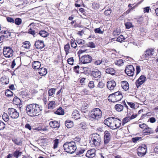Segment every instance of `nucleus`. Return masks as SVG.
<instances>
[{
	"mask_svg": "<svg viewBox=\"0 0 158 158\" xmlns=\"http://www.w3.org/2000/svg\"><path fill=\"white\" fill-rule=\"evenodd\" d=\"M43 109L42 107L36 104L27 105L26 107V112L31 117H35L39 115Z\"/></svg>",
	"mask_w": 158,
	"mask_h": 158,
	"instance_id": "nucleus-1",
	"label": "nucleus"
},
{
	"mask_svg": "<svg viewBox=\"0 0 158 158\" xmlns=\"http://www.w3.org/2000/svg\"><path fill=\"white\" fill-rule=\"evenodd\" d=\"M122 122L118 119L114 117L108 118L104 120V123L112 129L119 128L121 125Z\"/></svg>",
	"mask_w": 158,
	"mask_h": 158,
	"instance_id": "nucleus-2",
	"label": "nucleus"
},
{
	"mask_svg": "<svg viewBox=\"0 0 158 158\" xmlns=\"http://www.w3.org/2000/svg\"><path fill=\"white\" fill-rule=\"evenodd\" d=\"M89 141L92 147H98L102 143L100 136L97 134H93L91 135Z\"/></svg>",
	"mask_w": 158,
	"mask_h": 158,
	"instance_id": "nucleus-3",
	"label": "nucleus"
},
{
	"mask_svg": "<svg viewBox=\"0 0 158 158\" xmlns=\"http://www.w3.org/2000/svg\"><path fill=\"white\" fill-rule=\"evenodd\" d=\"M63 147L65 152L71 154L73 153L77 149L76 143L73 141L65 143Z\"/></svg>",
	"mask_w": 158,
	"mask_h": 158,
	"instance_id": "nucleus-4",
	"label": "nucleus"
},
{
	"mask_svg": "<svg viewBox=\"0 0 158 158\" xmlns=\"http://www.w3.org/2000/svg\"><path fill=\"white\" fill-rule=\"evenodd\" d=\"M122 97L121 93L119 92H117L109 96L108 99L109 101L114 102L120 101Z\"/></svg>",
	"mask_w": 158,
	"mask_h": 158,
	"instance_id": "nucleus-5",
	"label": "nucleus"
},
{
	"mask_svg": "<svg viewBox=\"0 0 158 158\" xmlns=\"http://www.w3.org/2000/svg\"><path fill=\"white\" fill-rule=\"evenodd\" d=\"M80 64L81 65V67L83 69H86L87 67H83L82 66V64H85L89 63L92 60V57L90 55H86L81 56L79 58Z\"/></svg>",
	"mask_w": 158,
	"mask_h": 158,
	"instance_id": "nucleus-6",
	"label": "nucleus"
},
{
	"mask_svg": "<svg viewBox=\"0 0 158 158\" xmlns=\"http://www.w3.org/2000/svg\"><path fill=\"white\" fill-rule=\"evenodd\" d=\"M102 116V112L99 108L93 109L91 112V117L94 119L98 120Z\"/></svg>",
	"mask_w": 158,
	"mask_h": 158,
	"instance_id": "nucleus-7",
	"label": "nucleus"
},
{
	"mask_svg": "<svg viewBox=\"0 0 158 158\" xmlns=\"http://www.w3.org/2000/svg\"><path fill=\"white\" fill-rule=\"evenodd\" d=\"M8 113L10 117L13 119H16L19 116V112L17 110L13 108H10L8 110Z\"/></svg>",
	"mask_w": 158,
	"mask_h": 158,
	"instance_id": "nucleus-8",
	"label": "nucleus"
},
{
	"mask_svg": "<svg viewBox=\"0 0 158 158\" xmlns=\"http://www.w3.org/2000/svg\"><path fill=\"white\" fill-rule=\"evenodd\" d=\"M13 51L10 47H4L3 49V54L6 57L10 58L13 55Z\"/></svg>",
	"mask_w": 158,
	"mask_h": 158,
	"instance_id": "nucleus-9",
	"label": "nucleus"
},
{
	"mask_svg": "<svg viewBox=\"0 0 158 158\" xmlns=\"http://www.w3.org/2000/svg\"><path fill=\"white\" fill-rule=\"evenodd\" d=\"M147 151V148L146 145L142 144L137 149L138 155L139 156H143L146 154Z\"/></svg>",
	"mask_w": 158,
	"mask_h": 158,
	"instance_id": "nucleus-10",
	"label": "nucleus"
},
{
	"mask_svg": "<svg viewBox=\"0 0 158 158\" xmlns=\"http://www.w3.org/2000/svg\"><path fill=\"white\" fill-rule=\"evenodd\" d=\"M135 69L131 65H129L126 66L125 70V73L129 76H133L134 74Z\"/></svg>",
	"mask_w": 158,
	"mask_h": 158,
	"instance_id": "nucleus-11",
	"label": "nucleus"
},
{
	"mask_svg": "<svg viewBox=\"0 0 158 158\" xmlns=\"http://www.w3.org/2000/svg\"><path fill=\"white\" fill-rule=\"evenodd\" d=\"M154 51L152 48L147 49L145 51V54L142 56V57L145 59L148 60L153 55Z\"/></svg>",
	"mask_w": 158,
	"mask_h": 158,
	"instance_id": "nucleus-12",
	"label": "nucleus"
},
{
	"mask_svg": "<svg viewBox=\"0 0 158 158\" xmlns=\"http://www.w3.org/2000/svg\"><path fill=\"white\" fill-rule=\"evenodd\" d=\"M146 77L143 75L141 76L136 81L135 84L137 87L138 88L142 85L145 81Z\"/></svg>",
	"mask_w": 158,
	"mask_h": 158,
	"instance_id": "nucleus-13",
	"label": "nucleus"
},
{
	"mask_svg": "<svg viewBox=\"0 0 158 158\" xmlns=\"http://www.w3.org/2000/svg\"><path fill=\"white\" fill-rule=\"evenodd\" d=\"M34 45L36 48L37 49H41L44 46L43 41L40 40L35 41Z\"/></svg>",
	"mask_w": 158,
	"mask_h": 158,
	"instance_id": "nucleus-14",
	"label": "nucleus"
},
{
	"mask_svg": "<svg viewBox=\"0 0 158 158\" xmlns=\"http://www.w3.org/2000/svg\"><path fill=\"white\" fill-rule=\"evenodd\" d=\"M96 155V150L94 149L89 150L86 153V156L89 158H93Z\"/></svg>",
	"mask_w": 158,
	"mask_h": 158,
	"instance_id": "nucleus-15",
	"label": "nucleus"
},
{
	"mask_svg": "<svg viewBox=\"0 0 158 158\" xmlns=\"http://www.w3.org/2000/svg\"><path fill=\"white\" fill-rule=\"evenodd\" d=\"M116 85L115 82L114 81H109L107 82V88L110 90L114 89Z\"/></svg>",
	"mask_w": 158,
	"mask_h": 158,
	"instance_id": "nucleus-16",
	"label": "nucleus"
},
{
	"mask_svg": "<svg viewBox=\"0 0 158 158\" xmlns=\"http://www.w3.org/2000/svg\"><path fill=\"white\" fill-rule=\"evenodd\" d=\"M50 126L53 128H58L60 127V125L58 121H51L49 123Z\"/></svg>",
	"mask_w": 158,
	"mask_h": 158,
	"instance_id": "nucleus-17",
	"label": "nucleus"
},
{
	"mask_svg": "<svg viewBox=\"0 0 158 158\" xmlns=\"http://www.w3.org/2000/svg\"><path fill=\"white\" fill-rule=\"evenodd\" d=\"M110 134L107 131H105V134L104 135V143L105 144L108 143L110 140Z\"/></svg>",
	"mask_w": 158,
	"mask_h": 158,
	"instance_id": "nucleus-18",
	"label": "nucleus"
},
{
	"mask_svg": "<svg viewBox=\"0 0 158 158\" xmlns=\"http://www.w3.org/2000/svg\"><path fill=\"white\" fill-rule=\"evenodd\" d=\"M92 74L95 78H100L101 77V73L98 70H96L92 71Z\"/></svg>",
	"mask_w": 158,
	"mask_h": 158,
	"instance_id": "nucleus-19",
	"label": "nucleus"
},
{
	"mask_svg": "<svg viewBox=\"0 0 158 158\" xmlns=\"http://www.w3.org/2000/svg\"><path fill=\"white\" fill-rule=\"evenodd\" d=\"M121 85L123 89L125 90H127L129 88V85L128 82L124 81L121 82Z\"/></svg>",
	"mask_w": 158,
	"mask_h": 158,
	"instance_id": "nucleus-20",
	"label": "nucleus"
},
{
	"mask_svg": "<svg viewBox=\"0 0 158 158\" xmlns=\"http://www.w3.org/2000/svg\"><path fill=\"white\" fill-rule=\"evenodd\" d=\"M72 118L76 120L80 118V114L78 113V111L77 110H75L73 111L72 114Z\"/></svg>",
	"mask_w": 158,
	"mask_h": 158,
	"instance_id": "nucleus-21",
	"label": "nucleus"
},
{
	"mask_svg": "<svg viewBox=\"0 0 158 158\" xmlns=\"http://www.w3.org/2000/svg\"><path fill=\"white\" fill-rule=\"evenodd\" d=\"M40 63L38 61H34L32 63V67L35 69H39L40 66Z\"/></svg>",
	"mask_w": 158,
	"mask_h": 158,
	"instance_id": "nucleus-22",
	"label": "nucleus"
},
{
	"mask_svg": "<svg viewBox=\"0 0 158 158\" xmlns=\"http://www.w3.org/2000/svg\"><path fill=\"white\" fill-rule=\"evenodd\" d=\"M106 72L107 73L110 74L112 75H114L116 73L115 70L113 68H108L106 70Z\"/></svg>",
	"mask_w": 158,
	"mask_h": 158,
	"instance_id": "nucleus-23",
	"label": "nucleus"
},
{
	"mask_svg": "<svg viewBox=\"0 0 158 158\" xmlns=\"http://www.w3.org/2000/svg\"><path fill=\"white\" fill-rule=\"evenodd\" d=\"M65 124L68 128H71L73 126V122L68 120L65 122Z\"/></svg>",
	"mask_w": 158,
	"mask_h": 158,
	"instance_id": "nucleus-24",
	"label": "nucleus"
},
{
	"mask_svg": "<svg viewBox=\"0 0 158 158\" xmlns=\"http://www.w3.org/2000/svg\"><path fill=\"white\" fill-rule=\"evenodd\" d=\"M114 108L117 111L121 112L123 110V106L121 104H117L115 106Z\"/></svg>",
	"mask_w": 158,
	"mask_h": 158,
	"instance_id": "nucleus-25",
	"label": "nucleus"
},
{
	"mask_svg": "<svg viewBox=\"0 0 158 158\" xmlns=\"http://www.w3.org/2000/svg\"><path fill=\"white\" fill-rule=\"evenodd\" d=\"M47 73V69L44 68H41L39 69V73L42 75H45Z\"/></svg>",
	"mask_w": 158,
	"mask_h": 158,
	"instance_id": "nucleus-26",
	"label": "nucleus"
},
{
	"mask_svg": "<svg viewBox=\"0 0 158 158\" xmlns=\"http://www.w3.org/2000/svg\"><path fill=\"white\" fill-rule=\"evenodd\" d=\"M39 34L40 36L43 37H46L48 35V32L44 30H41L39 32Z\"/></svg>",
	"mask_w": 158,
	"mask_h": 158,
	"instance_id": "nucleus-27",
	"label": "nucleus"
},
{
	"mask_svg": "<svg viewBox=\"0 0 158 158\" xmlns=\"http://www.w3.org/2000/svg\"><path fill=\"white\" fill-rule=\"evenodd\" d=\"M152 129L149 127L146 128L143 131V133L144 135H148L150 134L152 132Z\"/></svg>",
	"mask_w": 158,
	"mask_h": 158,
	"instance_id": "nucleus-28",
	"label": "nucleus"
},
{
	"mask_svg": "<svg viewBox=\"0 0 158 158\" xmlns=\"http://www.w3.org/2000/svg\"><path fill=\"white\" fill-rule=\"evenodd\" d=\"M56 106L55 102L54 101H51L50 102L48 105V109H53Z\"/></svg>",
	"mask_w": 158,
	"mask_h": 158,
	"instance_id": "nucleus-29",
	"label": "nucleus"
},
{
	"mask_svg": "<svg viewBox=\"0 0 158 158\" xmlns=\"http://www.w3.org/2000/svg\"><path fill=\"white\" fill-rule=\"evenodd\" d=\"M13 141L17 145H21L22 144V141L20 138H17L13 140Z\"/></svg>",
	"mask_w": 158,
	"mask_h": 158,
	"instance_id": "nucleus-30",
	"label": "nucleus"
},
{
	"mask_svg": "<svg viewBox=\"0 0 158 158\" xmlns=\"http://www.w3.org/2000/svg\"><path fill=\"white\" fill-rule=\"evenodd\" d=\"M3 120L6 122H8L9 119V117L7 114L4 113L2 115Z\"/></svg>",
	"mask_w": 158,
	"mask_h": 158,
	"instance_id": "nucleus-31",
	"label": "nucleus"
},
{
	"mask_svg": "<svg viewBox=\"0 0 158 158\" xmlns=\"http://www.w3.org/2000/svg\"><path fill=\"white\" fill-rule=\"evenodd\" d=\"M55 113L56 114L59 115H63L64 114L63 110L61 107H60L59 109H58Z\"/></svg>",
	"mask_w": 158,
	"mask_h": 158,
	"instance_id": "nucleus-32",
	"label": "nucleus"
},
{
	"mask_svg": "<svg viewBox=\"0 0 158 158\" xmlns=\"http://www.w3.org/2000/svg\"><path fill=\"white\" fill-rule=\"evenodd\" d=\"M22 152L19 151V150L16 151L14 153L13 155L16 158H18V157L21 156Z\"/></svg>",
	"mask_w": 158,
	"mask_h": 158,
	"instance_id": "nucleus-33",
	"label": "nucleus"
},
{
	"mask_svg": "<svg viewBox=\"0 0 158 158\" xmlns=\"http://www.w3.org/2000/svg\"><path fill=\"white\" fill-rule=\"evenodd\" d=\"M114 63L116 65L120 66L123 64L124 62L122 59H119L115 61Z\"/></svg>",
	"mask_w": 158,
	"mask_h": 158,
	"instance_id": "nucleus-34",
	"label": "nucleus"
},
{
	"mask_svg": "<svg viewBox=\"0 0 158 158\" xmlns=\"http://www.w3.org/2000/svg\"><path fill=\"white\" fill-rule=\"evenodd\" d=\"M5 95L6 96L8 97H11L13 95V93L10 90L7 89L5 92Z\"/></svg>",
	"mask_w": 158,
	"mask_h": 158,
	"instance_id": "nucleus-35",
	"label": "nucleus"
},
{
	"mask_svg": "<svg viewBox=\"0 0 158 158\" xmlns=\"http://www.w3.org/2000/svg\"><path fill=\"white\" fill-rule=\"evenodd\" d=\"M70 46L69 43H68L64 46V50L66 52V55H68L69 53V50L70 49Z\"/></svg>",
	"mask_w": 158,
	"mask_h": 158,
	"instance_id": "nucleus-36",
	"label": "nucleus"
},
{
	"mask_svg": "<svg viewBox=\"0 0 158 158\" xmlns=\"http://www.w3.org/2000/svg\"><path fill=\"white\" fill-rule=\"evenodd\" d=\"M56 89L54 88L50 89L48 91L49 95L50 96H52L55 93Z\"/></svg>",
	"mask_w": 158,
	"mask_h": 158,
	"instance_id": "nucleus-37",
	"label": "nucleus"
},
{
	"mask_svg": "<svg viewBox=\"0 0 158 158\" xmlns=\"http://www.w3.org/2000/svg\"><path fill=\"white\" fill-rule=\"evenodd\" d=\"M94 31L96 33L103 34L104 32V31H102L99 27L95 29Z\"/></svg>",
	"mask_w": 158,
	"mask_h": 158,
	"instance_id": "nucleus-38",
	"label": "nucleus"
},
{
	"mask_svg": "<svg viewBox=\"0 0 158 158\" xmlns=\"http://www.w3.org/2000/svg\"><path fill=\"white\" fill-rule=\"evenodd\" d=\"M14 22L16 24L19 25L22 23V19L19 18H17L14 20Z\"/></svg>",
	"mask_w": 158,
	"mask_h": 158,
	"instance_id": "nucleus-39",
	"label": "nucleus"
},
{
	"mask_svg": "<svg viewBox=\"0 0 158 158\" xmlns=\"http://www.w3.org/2000/svg\"><path fill=\"white\" fill-rule=\"evenodd\" d=\"M87 45L91 48H94L95 47V44L92 42H89L87 44Z\"/></svg>",
	"mask_w": 158,
	"mask_h": 158,
	"instance_id": "nucleus-40",
	"label": "nucleus"
},
{
	"mask_svg": "<svg viewBox=\"0 0 158 158\" xmlns=\"http://www.w3.org/2000/svg\"><path fill=\"white\" fill-rule=\"evenodd\" d=\"M81 94H90V92L86 89H84L81 90Z\"/></svg>",
	"mask_w": 158,
	"mask_h": 158,
	"instance_id": "nucleus-41",
	"label": "nucleus"
},
{
	"mask_svg": "<svg viewBox=\"0 0 158 158\" xmlns=\"http://www.w3.org/2000/svg\"><path fill=\"white\" fill-rule=\"evenodd\" d=\"M59 142V140L58 139H56L54 140V144L53 148L54 149H55L58 147Z\"/></svg>",
	"mask_w": 158,
	"mask_h": 158,
	"instance_id": "nucleus-42",
	"label": "nucleus"
},
{
	"mask_svg": "<svg viewBox=\"0 0 158 158\" xmlns=\"http://www.w3.org/2000/svg\"><path fill=\"white\" fill-rule=\"evenodd\" d=\"M105 86V84L102 81L99 82L97 85V87L102 89Z\"/></svg>",
	"mask_w": 158,
	"mask_h": 158,
	"instance_id": "nucleus-43",
	"label": "nucleus"
},
{
	"mask_svg": "<svg viewBox=\"0 0 158 158\" xmlns=\"http://www.w3.org/2000/svg\"><path fill=\"white\" fill-rule=\"evenodd\" d=\"M90 89H93L94 87V83L93 81H90L89 82L88 85Z\"/></svg>",
	"mask_w": 158,
	"mask_h": 158,
	"instance_id": "nucleus-44",
	"label": "nucleus"
},
{
	"mask_svg": "<svg viewBox=\"0 0 158 158\" xmlns=\"http://www.w3.org/2000/svg\"><path fill=\"white\" fill-rule=\"evenodd\" d=\"M0 32L2 33H4L5 34H6V36L7 37L8 36H10V33L7 31H3L2 30L1 31H0Z\"/></svg>",
	"mask_w": 158,
	"mask_h": 158,
	"instance_id": "nucleus-45",
	"label": "nucleus"
},
{
	"mask_svg": "<svg viewBox=\"0 0 158 158\" xmlns=\"http://www.w3.org/2000/svg\"><path fill=\"white\" fill-rule=\"evenodd\" d=\"M92 6L93 8L95 9H98L100 7V6L98 3L95 2H94Z\"/></svg>",
	"mask_w": 158,
	"mask_h": 158,
	"instance_id": "nucleus-46",
	"label": "nucleus"
},
{
	"mask_svg": "<svg viewBox=\"0 0 158 158\" xmlns=\"http://www.w3.org/2000/svg\"><path fill=\"white\" fill-rule=\"evenodd\" d=\"M125 40L124 38L123 35H120L117 39V41L121 42Z\"/></svg>",
	"mask_w": 158,
	"mask_h": 158,
	"instance_id": "nucleus-47",
	"label": "nucleus"
},
{
	"mask_svg": "<svg viewBox=\"0 0 158 158\" xmlns=\"http://www.w3.org/2000/svg\"><path fill=\"white\" fill-rule=\"evenodd\" d=\"M6 126V125L3 122L0 121V130L3 129Z\"/></svg>",
	"mask_w": 158,
	"mask_h": 158,
	"instance_id": "nucleus-48",
	"label": "nucleus"
},
{
	"mask_svg": "<svg viewBox=\"0 0 158 158\" xmlns=\"http://www.w3.org/2000/svg\"><path fill=\"white\" fill-rule=\"evenodd\" d=\"M71 46L72 47L75 48L77 47V44L76 43L74 42L73 40H71Z\"/></svg>",
	"mask_w": 158,
	"mask_h": 158,
	"instance_id": "nucleus-49",
	"label": "nucleus"
},
{
	"mask_svg": "<svg viewBox=\"0 0 158 158\" xmlns=\"http://www.w3.org/2000/svg\"><path fill=\"white\" fill-rule=\"evenodd\" d=\"M111 13V10L110 8L108 9V10H106L104 12V14L106 15H109Z\"/></svg>",
	"mask_w": 158,
	"mask_h": 158,
	"instance_id": "nucleus-50",
	"label": "nucleus"
},
{
	"mask_svg": "<svg viewBox=\"0 0 158 158\" xmlns=\"http://www.w3.org/2000/svg\"><path fill=\"white\" fill-rule=\"evenodd\" d=\"M125 26L127 29H129L132 27V23L130 22H127L125 23Z\"/></svg>",
	"mask_w": 158,
	"mask_h": 158,
	"instance_id": "nucleus-51",
	"label": "nucleus"
},
{
	"mask_svg": "<svg viewBox=\"0 0 158 158\" xmlns=\"http://www.w3.org/2000/svg\"><path fill=\"white\" fill-rule=\"evenodd\" d=\"M73 59L72 57L69 58L67 60L68 63L70 65H73Z\"/></svg>",
	"mask_w": 158,
	"mask_h": 158,
	"instance_id": "nucleus-52",
	"label": "nucleus"
},
{
	"mask_svg": "<svg viewBox=\"0 0 158 158\" xmlns=\"http://www.w3.org/2000/svg\"><path fill=\"white\" fill-rule=\"evenodd\" d=\"M30 46V43L28 41H26L24 44V47L26 48H28Z\"/></svg>",
	"mask_w": 158,
	"mask_h": 158,
	"instance_id": "nucleus-53",
	"label": "nucleus"
},
{
	"mask_svg": "<svg viewBox=\"0 0 158 158\" xmlns=\"http://www.w3.org/2000/svg\"><path fill=\"white\" fill-rule=\"evenodd\" d=\"M129 119L130 118L129 117H127L124 118L123 120V124L124 125V124L127 122L129 121Z\"/></svg>",
	"mask_w": 158,
	"mask_h": 158,
	"instance_id": "nucleus-54",
	"label": "nucleus"
},
{
	"mask_svg": "<svg viewBox=\"0 0 158 158\" xmlns=\"http://www.w3.org/2000/svg\"><path fill=\"white\" fill-rule=\"evenodd\" d=\"M141 139V137H135L132 138V141L133 142L135 143L137 141L139 140L140 139Z\"/></svg>",
	"mask_w": 158,
	"mask_h": 158,
	"instance_id": "nucleus-55",
	"label": "nucleus"
},
{
	"mask_svg": "<svg viewBox=\"0 0 158 158\" xmlns=\"http://www.w3.org/2000/svg\"><path fill=\"white\" fill-rule=\"evenodd\" d=\"M77 42L79 44H84L85 43V41L81 39H79L77 40Z\"/></svg>",
	"mask_w": 158,
	"mask_h": 158,
	"instance_id": "nucleus-56",
	"label": "nucleus"
},
{
	"mask_svg": "<svg viewBox=\"0 0 158 158\" xmlns=\"http://www.w3.org/2000/svg\"><path fill=\"white\" fill-rule=\"evenodd\" d=\"M102 60H98L95 61L94 62V64L96 65H100L102 63Z\"/></svg>",
	"mask_w": 158,
	"mask_h": 158,
	"instance_id": "nucleus-57",
	"label": "nucleus"
},
{
	"mask_svg": "<svg viewBox=\"0 0 158 158\" xmlns=\"http://www.w3.org/2000/svg\"><path fill=\"white\" fill-rule=\"evenodd\" d=\"M127 103L131 108L132 109L134 108L135 104L134 103L131 102H127Z\"/></svg>",
	"mask_w": 158,
	"mask_h": 158,
	"instance_id": "nucleus-58",
	"label": "nucleus"
},
{
	"mask_svg": "<svg viewBox=\"0 0 158 158\" xmlns=\"http://www.w3.org/2000/svg\"><path fill=\"white\" fill-rule=\"evenodd\" d=\"M6 19L8 22L12 23H14V20L12 18L8 17L6 18Z\"/></svg>",
	"mask_w": 158,
	"mask_h": 158,
	"instance_id": "nucleus-59",
	"label": "nucleus"
},
{
	"mask_svg": "<svg viewBox=\"0 0 158 158\" xmlns=\"http://www.w3.org/2000/svg\"><path fill=\"white\" fill-rule=\"evenodd\" d=\"M28 33L33 35L35 34V31L31 28H30L28 30Z\"/></svg>",
	"mask_w": 158,
	"mask_h": 158,
	"instance_id": "nucleus-60",
	"label": "nucleus"
},
{
	"mask_svg": "<svg viewBox=\"0 0 158 158\" xmlns=\"http://www.w3.org/2000/svg\"><path fill=\"white\" fill-rule=\"evenodd\" d=\"M149 120L151 123H154L156 122V119L154 117H151L149 119Z\"/></svg>",
	"mask_w": 158,
	"mask_h": 158,
	"instance_id": "nucleus-61",
	"label": "nucleus"
},
{
	"mask_svg": "<svg viewBox=\"0 0 158 158\" xmlns=\"http://www.w3.org/2000/svg\"><path fill=\"white\" fill-rule=\"evenodd\" d=\"M149 7H146L143 8L144 10V13H148L149 10Z\"/></svg>",
	"mask_w": 158,
	"mask_h": 158,
	"instance_id": "nucleus-62",
	"label": "nucleus"
},
{
	"mask_svg": "<svg viewBox=\"0 0 158 158\" xmlns=\"http://www.w3.org/2000/svg\"><path fill=\"white\" fill-rule=\"evenodd\" d=\"M85 150L84 149H81L79 151V152L77 154V155H80L81 154H83L85 152Z\"/></svg>",
	"mask_w": 158,
	"mask_h": 158,
	"instance_id": "nucleus-63",
	"label": "nucleus"
},
{
	"mask_svg": "<svg viewBox=\"0 0 158 158\" xmlns=\"http://www.w3.org/2000/svg\"><path fill=\"white\" fill-rule=\"evenodd\" d=\"M139 127L142 128H146L147 125L145 123H142L140 124L139 125Z\"/></svg>",
	"mask_w": 158,
	"mask_h": 158,
	"instance_id": "nucleus-64",
	"label": "nucleus"
}]
</instances>
